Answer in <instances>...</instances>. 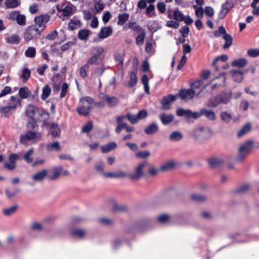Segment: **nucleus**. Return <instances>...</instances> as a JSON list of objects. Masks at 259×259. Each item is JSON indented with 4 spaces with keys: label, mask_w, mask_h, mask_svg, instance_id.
Wrapping results in <instances>:
<instances>
[{
    "label": "nucleus",
    "mask_w": 259,
    "mask_h": 259,
    "mask_svg": "<svg viewBox=\"0 0 259 259\" xmlns=\"http://www.w3.org/2000/svg\"><path fill=\"white\" fill-rule=\"evenodd\" d=\"M94 100L90 97L86 96L80 99L77 112L81 115H88L93 107Z\"/></svg>",
    "instance_id": "nucleus-1"
},
{
    "label": "nucleus",
    "mask_w": 259,
    "mask_h": 259,
    "mask_svg": "<svg viewBox=\"0 0 259 259\" xmlns=\"http://www.w3.org/2000/svg\"><path fill=\"white\" fill-rule=\"evenodd\" d=\"M253 142L248 141L241 145L238 149L237 155L235 159L236 162L242 163L244 161L247 155L251 150Z\"/></svg>",
    "instance_id": "nucleus-2"
},
{
    "label": "nucleus",
    "mask_w": 259,
    "mask_h": 259,
    "mask_svg": "<svg viewBox=\"0 0 259 259\" xmlns=\"http://www.w3.org/2000/svg\"><path fill=\"white\" fill-rule=\"evenodd\" d=\"M41 139V135L40 133H37L31 131H28L25 135H21L20 141L21 143L27 145L29 141L37 142L40 141Z\"/></svg>",
    "instance_id": "nucleus-3"
},
{
    "label": "nucleus",
    "mask_w": 259,
    "mask_h": 259,
    "mask_svg": "<svg viewBox=\"0 0 259 259\" xmlns=\"http://www.w3.org/2000/svg\"><path fill=\"white\" fill-rule=\"evenodd\" d=\"M104 53V49L101 47H96L93 48L91 51L92 56L87 60L86 64L94 65L96 64L99 60H101V55Z\"/></svg>",
    "instance_id": "nucleus-4"
},
{
    "label": "nucleus",
    "mask_w": 259,
    "mask_h": 259,
    "mask_svg": "<svg viewBox=\"0 0 259 259\" xmlns=\"http://www.w3.org/2000/svg\"><path fill=\"white\" fill-rule=\"evenodd\" d=\"M42 30L38 28L36 26H31L26 31L24 34V38L27 41H29L33 39L38 38Z\"/></svg>",
    "instance_id": "nucleus-5"
},
{
    "label": "nucleus",
    "mask_w": 259,
    "mask_h": 259,
    "mask_svg": "<svg viewBox=\"0 0 259 259\" xmlns=\"http://www.w3.org/2000/svg\"><path fill=\"white\" fill-rule=\"evenodd\" d=\"M147 165V161L139 163L136 167L135 172L129 175L130 178L132 180H138L141 178L143 176V168Z\"/></svg>",
    "instance_id": "nucleus-6"
},
{
    "label": "nucleus",
    "mask_w": 259,
    "mask_h": 259,
    "mask_svg": "<svg viewBox=\"0 0 259 259\" xmlns=\"http://www.w3.org/2000/svg\"><path fill=\"white\" fill-rule=\"evenodd\" d=\"M231 99V96L218 95L214 99L210 100L209 102V106L211 107H216L220 103L227 104Z\"/></svg>",
    "instance_id": "nucleus-7"
},
{
    "label": "nucleus",
    "mask_w": 259,
    "mask_h": 259,
    "mask_svg": "<svg viewBox=\"0 0 259 259\" xmlns=\"http://www.w3.org/2000/svg\"><path fill=\"white\" fill-rule=\"evenodd\" d=\"M50 19L48 15L45 14L36 17L34 19L35 25L37 27L41 30H44L46 24L49 21Z\"/></svg>",
    "instance_id": "nucleus-8"
},
{
    "label": "nucleus",
    "mask_w": 259,
    "mask_h": 259,
    "mask_svg": "<svg viewBox=\"0 0 259 259\" xmlns=\"http://www.w3.org/2000/svg\"><path fill=\"white\" fill-rule=\"evenodd\" d=\"M43 124L44 126H46L47 127L49 128L51 135L52 137H58L60 136L61 134V130L57 123H47L46 122H44Z\"/></svg>",
    "instance_id": "nucleus-9"
},
{
    "label": "nucleus",
    "mask_w": 259,
    "mask_h": 259,
    "mask_svg": "<svg viewBox=\"0 0 259 259\" xmlns=\"http://www.w3.org/2000/svg\"><path fill=\"white\" fill-rule=\"evenodd\" d=\"M57 9L58 11L62 12L63 15L64 16H69L73 13V6L70 4H64L62 6L61 5H59L57 7Z\"/></svg>",
    "instance_id": "nucleus-10"
},
{
    "label": "nucleus",
    "mask_w": 259,
    "mask_h": 259,
    "mask_svg": "<svg viewBox=\"0 0 259 259\" xmlns=\"http://www.w3.org/2000/svg\"><path fill=\"white\" fill-rule=\"evenodd\" d=\"M177 95H169L165 97L161 100L162 108L164 110H168L170 108V105L176 100Z\"/></svg>",
    "instance_id": "nucleus-11"
},
{
    "label": "nucleus",
    "mask_w": 259,
    "mask_h": 259,
    "mask_svg": "<svg viewBox=\"0 0 259 259\" xmlns=\"http://www.w3.org/2000/svg\"><path fill=\"white\" fill-rule=\"evenodd\" d=\"M208 130L203 127H199L194 130L192 133V136L195 139L206 138L208 134Z\"/></svg>",
    "instance_id": "nucleus-12"
},
{
    "label": "nucleus",
    "mask_w": 259,
    "mask_h": 259,
    "mask_svg": "<svg viewBox=\"0 0 259 259\" xmlns=\"http://www.w3.org/2000/svg\"><path fill=\"white\" fill-rule=\"evenodd\" d=\"M195 94V92L193 89H188L186 90H181L178 96L181 97L182 100H187L192 99Z\"/></svg>",
    "instance_id": "nucleus-13"
},
{
    "label": "nucleus",
    "mask_w": 259,
    "mask_h": 259,
    "mask_svg": "<svg viewBox=\"0 0 259 259\" xmlns=\"http://www.w3.org/2000/svg\"><path fill=\"white\" fill-rule=\"evenodd\" d=\"M112 28L111 26L103 27L98 34V37L101 39H105L112 35Z\"/></svg>",
    "instance_id": "nucleus-14"
},
{
    "label": "nucleus",
    "mask_w": 259,
    "mask_h": 259,
    "mask_svg": "<svg viewBox=\"0 0 259 259\" xmlns=\"http://www.w3.org/2000/svg\"><path fill=\"white\" fill-rule=\"evenodd\" d=\"M25 112L28 117L31 119H33L35 115L38 112L37 108L33 105H28L25 110Z\"/></svg>",
    "instance_id": "nucleus-15"
},
{
    "label": "nucleus",
    "mask_w": 259,
    "mask_h": 259,
    "mask_svg": "<svg viewBox=\"0 0 259 259\" xmlns=\"http://www.w3.org/2000/svg\"><path fill=\"white\" fill-rule=\"evenodd\" d=\"M104 101H106L108 106H115L118 103V99L114 97H109L108 95H105L101 98Z\"/></svg>",
    "instance_id": "nucleus-16"
},
{
    "label": "nucleus",
    "mask_w": 259,
    "mask_h": 259,
    "mask_svg": "<svg viewBox=\"0 0 259 259\" xmlns=\"http://www.w3.org/2000/svg\"><path fill=\"white\" fill-rule=\"evenodd\" d=\"M48 170L47 169H42L33 175L32 179L35 182L41 181L46 178Z\"/></svg>",
    "instance_id": "nucleus-17"
},
{
    "label": "nucleus",
    "mask_w": 259,
    "mask_h": 259,
    "mask_svg": "<svg viewBox=\"0 0 259 259\" xmlns=\"http://www.w3.org/2000/svg\"><path fill=\"white\" fill-rule=\"evenodd\" d=\"M159 130L158 125L156 123H152L148 125L144 130L145 133L147 135H153Z\"/></svg>",
    "instance_id": "nucleus-18"
},
{
    "label": "nucleus",
    "mask_w": 259,
    "mask_h": 259,
    "mask_svg": "<svg viewBox=\"0 0 259 259\" xmlns=\"http://www.w3.org/2000/svg\"><path fill=\"white\" fill-rule=\"evenodd\" d=\"M160 119L164 125H167L171 123L174 119V116L172 114H166L161 113L159 115Z\"/></svg>",
    "instance_id": "nucleus-19"
},
{
    "label": "nucleus",
    "mask_w": 259,
    "mask_h": 259,
    "mask_svg": "<svg viewBox=\"0 0 259 259\" xmlns=\"http://www.w3.org/2000/svg\"><path fill=\"white\" fill-rule=\"evenodd\" d=\"M80 21L76 17L71 19L68 24V29L70 30H74L81 27Z\"/></svg>",
    "instance_id": "nucleus-20"
},
{
    "label": "nucleus",
    "mask_w": 259,
    "mask_h": 259,
    "mask_svg": "<svg viewBox=\"0 0 259 259\" xmlns=\"http://www.w3.org/2000/svg\"><path fill=\"white\" fill-rule=\"evenodd\" d=\"M231 8V5L228 2L223 4L222 6L221 10L218 14L219 17L220 19H223L228 13Z\"/></svg>",
    "instance_id": "nucleus-21"
},
{
    "label": "nucleus",
    "mask_w": 259,
    "mask_h": 259,
    "mask_svg": "<svg viewBox=\"0 0 259 259\" xmlns=\"http://www.w3.org/2000/svg\"><path fill=\"white\" fill-rule=\"evenodd\" d=\"M183 138V134L179 131H174L169 136V140L171 142H177L181 141Z\"/></svg>",
    "instance_id": "nucleus-22"
},
{
    "label": "nucleus",
    "mask_w": 259,
    "mask_h": 259,
    "mask_svg": "<svg viewBox=\"0 0 259 259\" xmlns=\"http://www.w3.org/2000/svg\"><path fill=\"white\" fill-rule=\"evenodd\" d=\"M46 149L49 152H53L54 151L59 152L61 150V147L59 142L56 141L48 144L46 146Z\"/></svg>",
    "instance_id": "nucleus-23"
},
{
    "label": "nucleus",
    "mask_w": 259,
    "mask_h": 259,
    "mask_svg": "<svg viewBox=\"0 0 259 259\" xmlns=\"http://www.w3.org/2000/svg\"><path fill=\"white\" fill-rule=\"evenodd\" d=\"M223 163V159L219 157L211 158L208 160L209 165L212 168L218 167Z\"/></svg>",
    "instance_id": "nucleus-24"
},
{
    "label": "nucleus",
    "mask_w": 259,
    "mask_h": 259,
    "mask_svg": "<svg viewBox=\"0 0 259 259\" xmlns=\"http://www.w3.org/2000/svg\"><path fill=\"white\" fill-rule=\"evenodd\" d=\"M21 100L15 96H12L10 98V102L8 105L13 110H15L18 105L21 104Z\"/></svg>",
    "instance_id": "nucleus-25"
},
{
    "label": "nucleus",
    "mask_w": 259,
    "mask_h": 259,
    "mask_svg": "<svg viewBox=\"0 0 259 259\" xmlns=\"http://www.w3.org/2000/svg\"><path fill=\"white\" fill-rule=\"evenodd\" d=\"M30 95L31 92L27 87H24L19 89V95L20 98L26 99L28 98Z\"/></svg>",
    "instance_id": "nucleus-26"
},
{
    "label": "nucleus",
    "mask_w": 259,
    "mask_h": 259,
    "mask_svg": "<svg viewBox=\"0 0 259 259\" xmlns=\"http://www.w3.org/2000/svg\"><path fill=\"white\" fill-rule=\"evenodd\" d=\"M201 114L202 115L205 116L209 120H214L216 118L214 113L212 110H207L203 108L201 109Z\"/></svg>",
    "instance_id": "nucleus-27"
},
{
    "label": "nucleus",
    "mask_w": 259,
    "mask_h": 259,
    "mask_svg": "<svg viewBox=\"0 0 259 259\" xmlns=\"http://www.w3.org/2000/svg\"><path fill=\"white\" fill-rule=\"evenodd\" d=\"M21 4L20 0H6L5 5L8 9H14Z\"/></svg>",
    "instance_id": "nucleus-28"
},
{
    "label": "nucleus",
    "mask_w": 259,
    "mask_h": 259,
    "mask_svg": "<svg viewBox=\"0 0 259 259\" xmlns=\"http://www.w3.org/2000/svg\"><path fill=\"white\" fill-rule=\"evenodd\" d=\"M91 31L88 29H81L78 33V37L80 40H86L90 35Z\"/></svg>",
    "instance_id": "nucleus-29"
},
{
    "label": "nucleus",
    "mask_w": 259,
    "mask_h": 259,
    "mask_svg": "<svg viewBox=\"0 0 259 259\" xmlns=\"http://www.w3.org/2000/svg\"><path fill=\"white\" fill-rule=\"evenodd\" d=\"M176 166V163L174 161H169L163 164L160 167L162 171H165L173 169Z\"/></svg>",
    "instance_id": "nucleus-30"
},
{
    "label": "nucleus",
    "mask_w": 259,
    "mask_h": 259,
    "mask_svg": "<svg viewBox=\"0 0 259 259\" xmlns=\"http://www.w3.org/2000/svg\"><path fill=\"white\" fill-rule=\"evenodd\" d=\"M117 145L115 142H111L106 145L102 146L101 149L103 153H107L112 150L115 149Z\"/></svg>",
    "instance_id": "nucleus-31"
},
{
    "label": "nucleus",
    "mask_w": 259,
    "mask_h": 259,
    "mask_svg": "<svg viewBox=\"0 0 259 259\" xmlns=\"http://www.w3.org/2000/svg\"><path fill=\"white\" fill-rule=\"evenodd\" d=\"M141 81L144 85L145 92L146 94L149 95L150 93L148 76L146 74L143 75L142 77Z\"/></svg>",
    "instance_id": "nucleus-32"
},
{
    "label": "nucleus",
    "mask_w": 259,
    "mask_h": 259,
    "mask_svg": "<svg viewBox=\"0 0 259 259\" xmlns=\"http://www.w3.org/2000/svg\"><path fill=\"white\" fill-rule=\"evenodd\" d=\"M251 124L247 123L245 124L242 128L237 133L238 137H241L244 135L249 132L251 130Z\"/></svg>",
    "instance_id": "nucleus-33"
},
{
    "label": "nucleus",
    "mask_w": 259,
    "mask_h": 259,
    "mask_svg": "<svg viewBox=\"0 0 259 259\" xmlns=\"http://www.w3.org/2000/svg\"><path fill=\"white\" fill-rule=\"evenodd\" d=\"M85 232L81 229H74L71 231L72 236L76 238H82L85 236Z\"/></svg>",
    "instance_id": "nucleus-34"
},
{
    "label": "nucleus",
    "mask_w": 259,
    "mask_h": 259,
    "mask_svg": "<svg viewBox=\"0 0 259 259\" xmlns=\"http://www.w3.org/2000/svg\"><path fill=\"white\" fill-rule=\"evenodd\" d=\"M232 74L234 80L236 82H241L243 79V73L241 71L232 70L230 72Z\"/></svg>",
    "instance_id": "nucleus-35"
},
{
    "label": "nucleus",
    "mask_w": 259,
    "mask_h": 259,
    "mask_svg": "<svg viewBox=\"0 0 259 259\" xmlns=\"http://www.w3.org/2000/svg\"><path fill=\"white\" fill-rule=\"evenodd\" d=\"M17 208L18 206L14 205L4 208L3 210V212L5 215L7 216H10L13 214L17 210Z\"/></svg>",
    "instance_id": "nucleus-36"
},
{
    "label": "nucleus",
    "mask_w": 259,
    "mask_h": 259,
    "mask_svg": "<svg viewBox=\"0 0 259 259\" xmlns=\"http://www.w3.org/2000/svg\"><path fill=\"white\" fill-rule=\"evenodd\" d=\"M6 40L10 44H17L19 43L20 38L19 36L16 34H13L6 38Z\"/></svg>",
    "instance_id": "nucleus-37"
},
{
    "label": "nucleus",
    "mask_w": 259,
    "mask_h": 259,
    "mask_svg": "<svg viewBox=\"0 0 259 259\" xmlns=\"http://www.w3.org/2000/svg\"><path fill=\"white\" fill-rule=\"evenodd\" d=\"M247 61L244 58H241L234 60L232 62L233 66H236L238 67H243L246 65Z\"/></svg>",
    "instance_id": "nucleus-38"
},
{
    "label": "nucleus",
    "mask_w": 259,
    "mask_h": 259,
    "mask_svg": "<svg viewBox=\"0 0 259 259\" xmlns=\"http://www.w3.org/2000/svg\"><path fill=\"white\" fill-rule=\"evenodd\" d=\"M130 15L127 13L120 14L118 16L117 24L122 25L129 18Z\"/></svg>",
    "instance_id": "nucleus-39"
},
{
    "label": "nucleus",
    "mask_w": 259,
    "mask_h": 259,
    "mask_svg": "<svg viewBox=\"0 0 259 259\" xmlns=\"http://www.w3.org/2000/svg\"><path fill=\"white\" fill-rule=\"evenodd\" d=\"M13 111L14 110H13L8 106L0 108L1 113L5 117H9Z\"/></svg>",
    "instance_id": "nucleus-40"
},
{
    "label": "nucleus",
    "mask_w": 259,
    "mask_h": 259,
    "mask_svg": "<svg viewBox=\"0 0 259 259\" xmlns=\"http://www.w3.org/2000/svg\"><path fill=\"white\" fill-rule=\"evenodd\" d=\"M30 76V71L26 67H24L22 70V73L20 75L21 78L25 82L26 81Z\"/></svg>",
    "instance_id": "nucleus-41"
},
{
    "label": "nucleus",
    "mask_w": 259,
    "mask_h": 259,
    "mask_svg": "<svg viewBox=\"0 0 259 259\" xmlns=\"http://www.w3.org/2000/svg\"><path fill=\"white\" fill-rule=\"evenodd\" d=\"M33 149H30L24 155L23 158L27 163H31L32 162L33 158H32L31 156L33 155Z\"/></svg>",
    "instance_id": "nucleus-42"
},
{
    "label": "nucleus",
    "mask_w": 259,
    "mask_h": 259,
    "mask_svg": "<svg viewBox=\"0 0 259 259\" xmlns=\"http://www.w3.org/2000/svg\"><path fill=\"white\" fill-rule=\"evenodd\" d=\"M51 92V88L48 85H45L42 89L41 98L42 100H46L50 95Z\"/></svg>",
    "instance_id": "nucleus-43"
},
{
    "label": "nucleus",
    "mask_w": 259,
    "mask_h": 259,
    "mask_svg": "<svg viewBox=\"0 0 259 259\" xmlns=\"http://www.w3.org/2000/svg\"><path fill=\"white\" fill-rule=\"evenodd\" d=\"M63 169V167L60 166L58 167L55 168L53 169V173L51 176V179L53 180H55L58 179L60 176L61 171Z\"/></svg>",
    "instance_id": "nucleus-44"
},
{
    "label": "nucleus",
    "mask_w": 259,
    "mask_h": 259,
    "mask_svg": "<svg viewBox=\"0 0 259 259\" xmlns=\"http://www.w3.org/2000/svg\"><path fill=\"white\" fill-rule=\"evenodd\" d=\"M223 38L226 41L225 44L223 46L224 48L227 49L229 48L232 44V38L231 36L230 35L226 33L223 35Z\"/></svg>",
    "instance_id": "nucleus-45"
},
{
    "label": "nucleus",
    "mask_w": 259,
    "mask_h": 259,
    "mask_svg": "<svg viewBox=\"0 0 259 259\" xmlns=\"http://www.w3.org/2000/svg\"><path fill=\"white\" fill-rule=\"evenodd\" d=\"M250 185L248 183H244L240 185L236 190L239 193H243L247 192L250 188Z\"/></svg>",
    "instance_id": "nucleus-46"
},
{
    "label": "nucleus",
    "mask_w": 259,
    "mask_h": 259,
    "mask_svg": "<svg viewBox=\"0 0 259 259\" xmlns=\"http://www.w3.org/2000/svg\"><path fill=\"white\" fill-rule=\"evenodd\" d=\"M104 163L103 161H99L95 165V168L99 174L104 175Z\"/></svg>",
    "instance_id": "nucleus-47"
},
{
    "label": "nucleus",
    "mask_w": 259,
    "mask_h": 259,
    "mask_svg": "<svg viewBox=\"0 0 259 259\" xmlns=\"http://www.w3.org/2000/svg\"><path fill=\"white\" fill-rule=\"evenodd\" d=\"M193 8L195 10V15L199 19H202L203 17L204 10L202 7H198L196 5L193 6Z\"/></svg>",
    "instance_id": "nucleus-48"
},
{
    "label": "nucleus",
    "mask_w": 259,
    "mask_h": 259,
    "mask_svg": "<svg viewBox=\"0 0 259 259\" xmlns=\"http://www.w3.org/2000/svg\"><path fill=\"white\" fill-rule=\"evenodd\" d=\"M148 28L151 31H156L159 28V24L156 21H150L148 23Z\"/></svg>",
    "instance_id": "nucleus-49"
},
{
    "label": "nucleus",
    "mask_w": 259,
    "mask_h": 259,
    "mask_svg": "<svg viewBox=\"0 0 259 259\" xmlns=\"http://www.w3.org/2000/svg\"><path fill=\"white\" fill-rule=\"evenodd\" d=\"M36 54V50L34 47H29L25 52V55L29 58H34Z\"/></svg>",
    "instance_id": "nucleus-50"
},
{
    "label": "nucleus",
    "mask_w": 259,
    "mask_h": 259,
    "mask_svg": "<svg viewBox=\"0 0 259 259\" xmlns=\"http://www.w3.org/2000/svg\"><path fill=\"white\" fill-rule=\"evenodd\" d=\"M154 10V5H150L146 8V14L149 17H153L156 15Z\"/></svg>",
    "instance_id": "nucleus-51"
},
{
    "label": "nucleus",
    "mask_w": 259,
    "mask_h": 259,
    "mask_svg": "<svg viewBox=\"0 0 259 259\" xmlns=\"http://www.w3.org/2000/svg\"><path fill=\"white\" fill-rule=\"evenodd\" d=\"M137 82V77L136 73L135 72H132L130 73V80L128 82V85L132 87L136 85Z\"/></svg>",
    "instance_id": "nucleus-52"
},
{
    "label": "nucleus",
    "mask_w": 259,
    "mask_h": 259,
    "mask_svg": "<svg viewBox=\"0 0 259 259\" xmlns=\"http://www.w3.org/2000/svg\"><path fill=\"white\" fill-rule=\"evenodd\" d=\"M191 198L192 200L199 202L204 201L207 199L206 196L199 194H193Z\"/></svg>",
    "instance_id": "nucleus-53"
},
{
    "label": "nucleus",
    "mask_w": 259,
    "mask_h": 259,
    "mask_svg": "<svg viewBox=\"0 0 259 259\" xmlns=\"http://www.w3.org/2000/svg\"><path fill=\"white\" fill-rule=\"evenodd\" d=\"M221 118L222 120L226 123L230 122L232 119V115L226 112H224L221 113Z\"/></svg>",
    "instance_id": "nucleus-54"
},
{
    "label": "nucleus",
    "mask_w": 259,
    "mask_h": 259,
    "mask_svg": "<svg viewBox=\"0 0 259 259\" xmlns=\"http://www.w3.org/2000/svg\"><path fill=\"white\" fill-rule=\"evenodd\" d=\"M68 88L69 86L67 83L64 82L63 83L61 87V92L60 96V98H63L65 97L68 92Z\"/></svg>",
    "instance_id": "nucleus-55"
},
{
    "label": "nucleus",
    "mask_w": 259,
    "mask_h": 259,
    "mask_svg": "<svg viewBox=\"0 0 259 259\" xmlns=\"http://www.w3.org/2000/svg\"><path fill=\"white\" fill-rule=\"evenodd\" d=\"M89 69L88 64H84L79 69V75L82 78H85L87 76V71Z\"/></svg>",
    "instance_id": "nucleus-56"
},
{
    "label": "nucleus",
    "mask_w": 259,
    "mask_h": 259,
    "mask_svg": "<svg viewBox=\"0 0 259 259\" xmlns=\"http://www.w3.org/2000/svg\"><path fill=\"white\" fill-rule=\"evenodd\" d=\"M184 16V15L179 9H176L174 13V18L177 21H183Z\"/></svg>",
    "instance_id": "nucleus-57"
},
{
    "label": "nucleus",
    "mask_w": 259,
    "mask_h": 259,
    "mask_svg": "<svg viewBox=\"0 0 259 259\" xmlns=\"http://www.w3.org/2000/svg\"><path fill=\"white\" fill-rule=\"evenodd\" d=\"M136 115L139 121L140 120L146 118L148 116V112L145 110H141L139 111Z\"/></svg>",
    "instance_id": "nucleus-58"
},
{
    "label": "nucleus",
    "mask_w": 259,
    "mask_h": 259,
    "mask_svg": "<svg viewBox=\"0 0 259 259\" xmlns=\"http://www.w3.org/2000/svg\"><path fill=\"white\" fill-rule=\"evenodd\" d=\"M127 118L128 121L133 124H137L138 123V120L136 115L133 114L131 113H128L126 114Z\"/></svg>",
    "instance_id": "nucleus-59"
},
{
    "label": "nucleus",
    "mask_w": 259,
    "mask_h": 259,
    "mask_svg": "<svg viewBox=\"0 0 259 259\" xmlns=\"http://www.w3.org/2000/svg\"><path fill=\"white\" fill-rule=\"evenodd\" d=\"M190 113V110H184L182 108H179L177 110V114L179 116H186L188 118Z\"/></svg>",
    "instance_id": "nucleus-60"
},
{
    "label": "nucleus",
    "mask_w": 259,
    "mask_h": 259,
    "mask_svg": "<svg viewBox=\"0 0 259 259\" xmlns=\"http://www.w3.org/2000/svg\"><path fill=\"white\" fill-rule=\"evenodd\" d=\"M76 44L75 41H68L61 47V50L62 51H65L70 48L72 46Z\"/></svg>",
    "instance_id": "nucleus-61"
},
{
    "label": "nucleus",
    "mask_w": 259,
    "mask_h": 259,
    "mask_svg": "<svg viewBox=\"0 0 259 259\" xmlns=\"http://www.w3.org/2000/svg\"><path fill=\"white\" fill-rule=\"evenodd\" d=\"M138 158H147L150 155V153L148 151H144L137 152L135 154Z\"/></svg>",
    "instance_id": "nucleus-62"
},
{
    "label": "nucleus",
    "mask_w": 259,
    "mask_h": 259,
    "mask_svg": "<svg viewBox=\"0 0 259 259\" xmlns=\"http://www.w3.org/2000/svg\"><path fill=\"white\" fill-rule=\"evenodd\" d=\"M204 12L206 16L209 17H213L214 14L213 9L210 7H205Z\"/></svg>",
    "instance_id": "nucleus-63"
},
{
    "label": "nucleus",
    "mask_w": 259,
    "mask_h": 259,
    "mask_svg": "<svg viewBox=\"0 0 259 259\" xmlns=\"http://www.w3.org/2000/svg\"><path fill=\"white\" fill-rule=\"evenodd\" d=\"M226 34L225 28L223 26H220L218 30L214 31V35L217 37L220 36L221 34Z\"/></svg>",
    "instance_id": "nucleus-64"
}]
</instances>
